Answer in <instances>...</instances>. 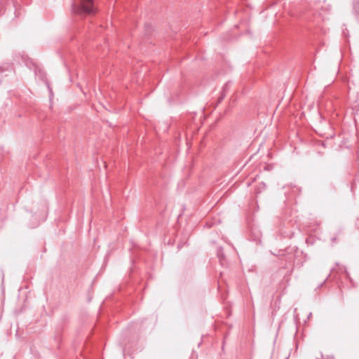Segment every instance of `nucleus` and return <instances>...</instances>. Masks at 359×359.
<instances>
[{"instance_id": "1", "label": "nucleus", "mask_w": 359, "mask_h": 359, "mask_svg": "<svg viewBox=\"0 0 359 359\" xmlns=\"http://www.w3.org/2000/svg\"><path fill=\"white\" fill-rule=\"evenodd\" d=\"M72 11L74 13L79 15L93 14L95 13V8L93 4V0H76L72 6Z\"/></svg>"}]
</instances>
